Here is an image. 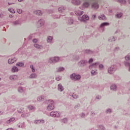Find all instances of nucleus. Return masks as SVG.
Returning a JSON list of instances; mask_svg holds the SVG:
<instances>
[{"mask_svg":"<svg viewBox=\"0 0 130 130\" xmlns=\"http://www.w3.org/2000/svg\"><path fill=\"white\" fill-rule=\"evenodd\" d=\"M117 70V66L116 65H112L108 69V73L109 74H113Z\"/></svg>","mask_w":130,"mask_h":130,"instance_id":"f257e3e1","label":"nucleus"},{"mask_svg":"<svg viewBox=\"0 0 130 130\" xmlns=\"http://www.w3.org/2000/svg\"><path fill=\"white\" fill-rule=\"evenodd\" d=\"M70 78L74 81H79L81 79V75L73 73L70 75Z\"/></svg>","mask_w":130,"mask_h":130,"instance_id":"f03ea898","label":"nucleus"},{"mask_svg":"<svg viewBox=\"0 0 130 130\" xmlns=\"http://www.w3.org/2000/svg\"><path fill=\"white\" fill-rule=\"evenodd\" d=\"M88 63V60H81L78 62V64L80 68H85Z\"/></svg>","mask_w":130,"mask_h":130,"instance_id":"7ed1b4c3","label":"nucleus"},{"mask_svg":"<svg viewBox=\"0 0 130 130\" xmlns=\"http://www.w3.org/2000/svg\"><path fill=\"white\" fill-rule=\"evenodd\" d=\"M78 19L81 21V22L87 23V21L89 20V16L87 15H83L81 17H79Z\"/></svg>","mask_w":130,"mask_h":130,"instance_id":"20e7f679","label":"nucleus"},{"mask_svg":"<svg viewBox=\"0 0 130 130\" xmlns=\"http://www.w3.org/2000/svg\"><path fill=\"white\" fill-rule=\"evenodd\" d=\"M45 23V21L43 19H40L37 22L38 27H42V26L44 25Z\"/></svg>","mask_w":130,"mask_h":130,"instance_id":"39448f33","label":"nucleus"},{"mask_svg":"<svg viewBox=\"0 0 130 130\" xmlns=\"http://www.w3.org/2000/svg\"><path fill=\"white\" fill-rule=\"evenodd\" d=\"M91 8L94 9V10H98V9H99V4L97 2H94L91 4Z\"/></svg>","mask_w":130,"mask_h":130,"instance_id":"423d86ee","label":"nucleus"},{"mask_svg":"<svg viewBox=\"0 0 130 130\" xmlns=\"http://www.w3.org/2000/svg\"><path fill=\"white\" fill-rule=\"evenodd\" d=\"M50 61L53 63L57 62L58 60H59V57H54L53 58H51L50 59Z\"/></svg>","mask_w":130,"mask_h":130,"instance_id":"0eeeda50","label":"nucleus"},{"mask_svg":"<svg viewBox=\"0 0 130 130\" xmlns=\"http://www.w3.org/2000/svg\"><path fill=\"white\" fill-rule=\"evenodd\" d=\"M99 62H96L95 63H93L92 64H90L89 66V70H91L92 69H93V68H94V69H97V64H99Z\"/></svg>","mask_w":130,"mask_h":130,"instance_id":"6e6552de","label":"nucleus"},{"mask_svg":"<svg viewBox=\"0 0 130 130\" xmlns=\"http://www.w3.org/2000/svg\"><path fill=\"white\" fill-rule=\"evenodd\" d=\"M123 63L126 68H128V72H130V62L128 61H124Z\"/></svg>","mask_w":130,"mask_h":130,"instance_id":"1a4fd4ad","label":"nucleus"},{"mask_svg":"<svg viewBox=\"0 0 130 130\" xmlns=\"http://www.w3.org/2000/svg\"><path fill=\"white\" fill-rule=\"evenodd\" d=\"M72 3L75 6H79L81 5V1L80 0H72Z\"/></svg>","mask_w":130,"mask_h":130,"instance_id":"9d476101","label":"nucleus"},{"mask_svg":"<svg viewBox=\"0 0 130 130\" xmlns=\"http://www.w3.org/2000/svg\"><path fill=\"white\" fill-rule=\"evenodd\" d=\"M16 61H17V58H11L9 59L8 63H9V64H12V63H14V62H16Z\"/></svg>","mask_w":130,"mask_h":130,"instance_id":"9b49d317","label":"nucleus"},{"mask_svg":"<svg viewBox=\"0 0 130 130\" xmlns=\"http://www.w3.org/2000/svg\"><path fill=\"white\" fill-rule=\"evenodd\" d=\"M47 108L48 110H49L50 111L53 110V109H54V105H53V104H50Z\"/></svg>","mask_w":130,"mask_h":130,"instance_id":"f8f14e48","label":"nucleus"},{"mask_svg":"<svg viewBox=\"0 0 130 130\" xmlns=\"http://www.w3.org/2000/svg\"><path fill=\"white\" fill-rule=\"evenodd\" d=\"M63 90H64V87H63V86H62V85H61V83H59L58 85V90H59V92H62V91H63Z\"/></svg>","mask_w":130,"mask_h":130,"instance_id":"ddd939ff","label":"nucleus"},{"mask_svg":"<svg viewBox=\"0 0 130 130\" xmlns=\"http://www.w3.org/2000/svg\"><path fill=\"white\" fill-rule=\"evenodd\" d=\"M11 72H12V73H17V72H19V68L16 66H14L11 69Z\"/></svg>","mask_w":130,"mask_h":130,"instance_id":"4468645a","label":"nucleus"},{"mask_svg":"<svg viewBox=\"0 0 130 130\" xmlns=\"http://www.w3.org/2000/svg\"><path fill=\"white\" fill-rule=\"evenodd\" d=\"M84 53H85V54H93L94 53V51L90 49H86L84 51Z\"/></svg>","mask_w":130,"mask_h":130,"instance_id":"2eb2a0df","label":"nucleus"},{"mask_svg":"<svg viewBox=\"0 0 130 130\" xmlns=\"http://www.w3.org/2000/svg\"><path fill=\"white\" fill-rule=\"evenodd\" d=\"M123 15V13L121 12H117V13L115 15L116 18L117 19H120L121 17Z\"/></svg>","mask_w":130,"mask_h":130,"instance_id":"dca6fc26","label":"nucleus"},{"mask_svg":"<svg viewBox=\"0 0 130 130\" xmlns=\"http://www.w3.org/2000/svg\"><path fill=\"white\" fill-rule=\"evenodd\" d=\"M9 79L11 81H16V80H17V79H18V76H17V75H11L9 77Z\"/></svg>","mask_w":130,"mask_h":130,"instance_id":"f3484780","label":"nucleus"},{"mask_svg":"<svg viewBox=\"0 0 130 130\" xmlns=\"http://www.w3.org/2000/svg\"><path fill=\"white\" fill-rule=\"evenodd\" d=\"M24 66H25V63L24 62H19L16 63V66L18 68H23Z\"/></svg>","mask_w":130,"mask_h":130,"instance_id":"a211bd4d","label":"nucleus"},{"mask_svg":"<svg viewBox=\"0 0 130 130\" xmlns=\"http://www.w3.org/2000/svg\"><path fill=\"white\" fill-rule=\"evenodd\" d=\"M34 14L37 15V16H42V11L41 10H36L34 12Z\"/></svg>","mask_w":130,"mask_h":130,"instance_id":"6ab92c4d","label":"nucleus"},{"mask_svg":"<svg viewBox=\"0 0 130 130\" xmlns=\"http://www.w3.org/2000/svg\"><path fill=\"white\" fill-rule=\"evenodd\" d=\"M50 116H52V117H58L59 116V113H58V115L54 114V112L52 111L50 113Z\"/></svg>","mask_w":130,"mask_h":130,"instance_id":"aec40b11","label":"nucleus"},{"mask_svg":"<svg viewBox=\"0 0 130 130\" xmlns=\"http://www.w3.org/2000/svg\"><path fill=\"white\" fill-rule=\"evenodd\" d=\"M105 26H109V23L103 22L101 23V24L100 25V28H103V27H105Z\"/></svg>","mask_w":130,"mask_h":130,"instance_id":"412c9836","label":"nucleus"},{"mask_svg":"<svg viewBox=\"0 0 130 130\" xmlns=\"http://www.w3.org/2000/svg\"><path fill=\"white\" fill-rule=\"evenodd\" d=\"M117 88V86L116 85H115V84H112V85L110 86V89H111V90H112V91H116Z\"/></svg>","mask_w":130,"mask_h":130,"instance_id":"4be33fe9","label":"nucleus"},{"mask_svg":"<svg viewBox=\"0 0 130 130\" xmlns=\"http://www.w3.org/2000/svg\"><path fill=\"white\" fill-rule=\"evenodd\" d=\"M116 39H117V38L115 37H111L110 38H109L108 41H109L110 42H112V41H115Z\"/></svg>","mask_w":130,"mask_h":130,"instance_id":"5701e85b","label":"nucleus"},{"mask_svg":"<svg viewBox=\"0 0 130 130\" xmlns=\"http://www.w3.org/2000/svg\"><path fill=\"white\" fill-rule=\"evenodd\" d=\"M82 6L83 8H89V6H90V4H89V3L88 2H84Z\"/></svg>","mask_w":130,"mask_h":130,"instance_id":"b1692460","label":"nucleus"},{"mask_svg":"<svg viewBox=\"0 0 130 130\" xmlns=\"http://www.w3.org/2000/svg\"><path fill=\"white\" fill-rule=\"evenodd\" d=\"M64 10H66V9H64V7H59L58 9V12H59V13H62L63 12H64Z\"/></svg>","mask_w":130,"mask_h":130,"instance_id":"393cba45","label":"nucleus"},{"mask_svg":"<svg viewBox=\"0 0 130 130\" xmlns=\"http://www.w3.org/2000/svg\"><path fill=\"white\" fill-rule=\"evenodd\" d=\"M52 39H53V38L51 36H49L47 38V42L50 43L51 41H52Z\"/></svg>","mask_w":130,"mask_h":130,"instance_id":"a878e982","label":"nucleus"},{"mask_svg":"<svg viewBox=\"0 0 130 130\" xmlns=\"http://www.w3.org/2000/svg\"><path fill=\"white\" fill-rule=\"evenodd\" d=\"M29 78H30V79H33V78H37V75L36 74H35V73L31 74L29 76Z\"/></svg>","mask_w":130,"mask_h":130,"instance_id":"bb28decb","label":"nucleus"},{"mask_svg":"<svg viewBox=\"0 0 130 130\" xmlns=\"http://www.w3.org/2000/svg\"><path fill=\"white\" fill-rule=\"evenodd\" d=\"M8 11L10 12V13H13V14H15L16 13V10L12 8H9L8 9Z\"/></svg>","mask_w":130,"mask_h":130,"instance_id":"cd10ccee","label":"nucleus"},{"mask_svg":"<svg viewBox=\"0 0 130 130\" xmlns=\"http://www.w3.org/2000/svg\"><path fill=\"white\" fill-rule=\"evenodd\" d=\"M117 2L119 3L120 4H122V5L126 4V1L125 0H118Z\"/></svg>","mask_w":130,"mask_h":130,"instance_id":"c85d7f7f","label":"nucleus"},{"mask_svg":"<svg viewBox=\"0 0 130 130\" xmlns=\"http://www.w3.org/2000/svg\"><path fill=\"white\" fill-rule=\"evenodd\" d=\"M12 23L14 26H17L20 24V21L19 20H16L15 21H13Z\"/></svg>","mask_w":130,"mask_h":130,"instance_id":"c756f323","label":"nucleus"},{"mask_svg":"<svg viewBox=\"0 0 130 130\" xmlns=\"http://www.w3.org/2000/svg\"><path fill=\"white\" fill-rule=\"evenodd\" d=\"M64 70V68L63 67H60L57 69V72L59 73L60 72H62Z\"/></svg>","mask_w":130,"mask_h":130,"instance_id":"7c9ffc66","label":"nucleus"},{"mask_svg":"<svg viewBox=\"0 0 130 130\" xmlns=\"http://www.w3.org/2000/svg\"><path fill=\"white\" fill-rule=\"evenodd\" d=\"M18 91L19 93H23L24 92V90L23 89V87L22 86H20L18 88Z\"/></svg>","mask_w":130,"mask_h":130,"instance_id":"2f4dec72","label":"nucleus"},{"mask_svg":"<svg viewBox=\"0 0 130 130\" xmlns=\"http://www.w3.org/2000/svg\"><path fill=\"white\" fill-rule=\"evenodd\" d=\"M68 23L69 24H70V25L73 24V23H74V19H73V18H70L69 20H68Z\"/></svg>","mask_w":130,"mask_h":130,"instance_id":"473e14b6","label":"nucleus"},{"mask_svg":"<svg viewBox=\"0 0 130 130\" xmlns=\"http://www.w3.org/2000/svg\"><path fill=\"white\" fill-rule=\"evenodd\" d=\"M61 122H63V123H67L68 122V118H64L61 120Z\"/></svg>","mask_w":130,"mask_h":130,"instance_id":"72a5a7b5","label":"nucleus"},{"mask_svg":"<svg viewBox=\"0 0 130 130\" xmlns=\"http://www.w3.org/2000/svg\"><path fill=\"white\" fill-rule=\"evenodd\" d=\"M125 61H128V60H130V55H126L125 56Z\"/></svg>","mask_w":130,"mask_h":130,"instance_id":"f704fd0d","label":"nucleus"},{"mask_svg":"<svg viewBox=\"0 0 130 130\" xmlns=\"http://www.w3.org/2000/svg\"><path fill=\"white\" fill-rule=\"evenodd\" d=\"M41 122H42V123H43V122H44V120H37V121L35 122V123H36V124H37V123H41Z\"/></svg>","mask_w":130,"mask_h":130,"instance_id":"c9c22d12","label":"nucleus"},{"mask_svg":"<svg viewBox=\"0 0 130 130\" xmlns=\"http://www.w3.org/2000/svg\"><path fill=\"white\" fill-rule=\"evenodd\" d=\"M74 59L79 60V59H80V56L79 55H75L74 56Z\"/></svg>","mask_w":130,"mask_h":130,"instance_id":"e433bc0d","label":"nucleus"},{"mask_svg":"<svg viewBox=\"0 0 130 130\" xmlns=\"http://www.w3.org/2000/svg\"><path fill=\"white\" fill-rule=\"evenodd\" d=\"M75 14L78 16H81V15H83V11L82 12H80V11H76Z\"/></svg>","mask_w":130,"mask_h":130,"instance_id":"4c0bfd02","label":"nucleus"},{"mask_svg":"<svg viewBox=\"0 0 130 130\" xmlns=\"http://www.w3.org/2000/svg\"><path fill=\"white\" fill-rule=\"evenodd\" d=\"M14 120H15V118H11L7 122V123H10L11 121H14Z\"/></svg>","mask_w":130,"mask_h":130,"instance_id":"58836bf2","label":"nucleus"},{"mask_svg":"<svg viewBox=\"0 0 130 130\" xmlns=\"http://www.w3.org/2000/svg\"><path fill=\"white\" fill-rule=\"evenodd\" d=\"M34 46L36 47V48H38V49H40V47H41V46L37 44H35Z\"/></svg>","mask_w":130,"mask_h":130,"instance_id":"ea45409f","label":"nucleus"},{"mask_svg":"<svg viewBox=\"0 0 130 130\" xmlns=\"http://www.w3.org/2000/svg\"><path fill=\"white\" fill-rule=\"evenodd\" d=\"M30 68L32 70L31 72H32V73H35V68H34L33 65H30Z\"/></svg>","mask_w":130,"mask_h":130,"instance_id":"a19ab883","label":"nucleus"},{"mask_svg":"<svg viewBox=\"0 0 130 130\" xmlns=\"http://www.w3.org/2000/svg\"><path fill=\"white\" fill-rule=\"evenodd\" d=\"M99 20H104V21H105V18L103 17V15H100L99 16Z\"/></svg>","mask_w":130,"mask_h":130,"instance_id":"79ce46f5","label":"nucleus"},{"mask_svg":"<svg viewBox=\"0 0 130 130\" xmlns=\"http://www.w3.org/2000/svg\"><path fill=\"white\" fill-rule=\"evenodd\" d=\"M99 68L100 70H103V68H104V66H103V64H100L99 66Z\"/></svg>","mask_w":130,"mask_h":130,"instance_id":"37998d69","label":"nucleus"},{"mask_svg":"<svg viewBox=\"0 0 130 130\" xmlns=\"http://www.w3.org/2000/svg\"><path fill=\"white\" fill-rule=\"evenodd\" d=\"M91 74L92 75V76H95L97 74V72H96L95 71L92 70L91 71Z\"/></svg>","mask_w":130,"mask_h":130,"instance_id":"c03bdc74","label":"nucleus"},{"mask_svg":"<svg viewBox=\"0 0 130 130\" xmlns=\"http://www.w3.org/2000/svg\"><path fill=\"white\" fill-rule=\"evenodd\" d=\"M72 97H73L74 99H77V98H78V95L75 94V93H73V94H72Z\"/></svg>","mask_w":130,"mask_h":130,"instance_id":"a18cd8bd","label":"nucleus"},{"mask_svg":"<svg viewBox=\"0 0 130 130\" xmlns=\"http://www.w3.org/2000/svg\"><path fill=\"white\" fill-rule=\"evenodd\" d=\"M81 106V105L80 104H78L77 105L74 106V109H77L78 107H80Z\"/></svg>","mask_w":130,"mask_h":130,"instance_id":"49530a36","label":"nucleus"},{"mask_svg":"<svg viewBox=\"0 0 130 130\" xmlns=\"http://www.w3.org/2000/svg\"><path fill=\"white\" fill-rule=\"evenodd\" d=\"M56 81H60L61 80V76H58L56 78Z\"/></svg>","mask_w":130,"mask_h":130,"instance_id":"de8ad7c7","label":"nucleus"},{"mask_svg":"<svg viewBox=\"0 0 130 130\" xmlns=\"http://www.w3.org/2000/svg\"><path fill=\"white\" fill-rule=\"evenodd\" d=\"M99 127H100V128H101V129L102 130L106 129L105 127H104L103 125H100Z\"/></svg>","mask_w":130,"mask_h":130,"instance_id":"09e8293b","label":"nucleus"},{"mask_svg":"<svg viewBox=\"0 0 130 130\" xmlns=\"http://www.w3.org/2000/svg\"><path fill=\"white\" fill-rule=\"evenodd\" d=\"M22 9H17V13H18V14H21L22 13Z\"/></svg>","mask_w":130,"mask_h":130,"instance_id":"8fccbe9b","label":"nucleus"},{"mask_svg":"<svg viewBox=\"0 0 130 130\" xmlns=\"http://www.w3.org/2000/svg\"><path fill=\"white\" fill-rule=\"evenodd\" d=\"M118 50H119V47H115L114 49V51H118Z\"/></svg>","mask_w":130,"mask_h":130,"instance_id":"3c124183","label":"nucleus"},{"mask_svg":"<svg viewBox=\"0 0 130 130\" xmlns=\"http://www.w3.org/2000/svg\"><path fill=\"white\" fill-rule=\"evenodd\" d=\"M108 112L111 113V112H112V110L111 109H108V110H107L106 113H108Z\"/></svg>","mask_w":130,"mask_h":130,"instance_id":"603ef678","label":"nucleus"},{"mask_svg":"<svg viewBox=\"0 0 130 130\" xmlns=\"http://www.w3.org/2000/svg\"><path fill=\"white\" fill-rule=\"evenodd\" d=\"M28 109H29V110H33L34 109V107L32 106H29L28 107Z\"/></svg>","mask_w":130,"mask_h":130,"instance_id":"864d4df0","label":"nucleus"},{"mask_svg":"<svg viewBox=\"0 0 130 130\" xmlns=\"http://www.w3.org/2000/svg\"><path fill=\"white\" fill-rule=\"evenodd\" d=\"M88 62L89 63H91V62H93V58H90Z\"/></svg>","mask_w":130,"mask_h":130,"instance_id":"5fc2aeb1","label":"nucleus"},{"mask_svg":"<svg viewBox=\"0 0 130 130\" xmlns=\"http://www.w3.org/2000/svg\"><path fill=\"white\" fill-rule=\"evenodd\" d=\"M60 18V16L58 17V15H55L53 16L54 19H59Z\"/></svg>","mask_w":130,"mask_h":130,"instance_id":"6e6d98bb","label":"nucleus"},{"mask_svg":"<svg viewBox=\"0 0 130 130\" xmlns=\"http://www.w3.org/2000/svg\"><path fill=\"white\" fill-rule=\"evenodd\" d=\"M96 114H95V112L93 111H91V115H92V116H94V115H95Z\"/></svg>","mask_w":130,"mask_h":130,"instance_id":"4d7b16f0","label":"nucleus"},{"mask_svg":"<svg viewBox=\"0 0 130 130\" xmlns=\"http://www.w3.org/2000/svg\"><path fill=\"white\" fill-rule=\"evenodd\" d=\"M81 117L82 118H84V117H85V113H82L81 114Z\"/></svg>","mask_w":130,"mask_h":130,"instance_id":"13d9d810","label":"nucleus"},{"mask_svg":"<svg viewBox=\"0 0 130 130\" xmlns=\"http://www.w3.org/2000/svg\"><path fill=\"white\" fill-rule=\"evenodd\" d=\"M41 101H44V96H41Z\"/></svg>","mask_w":130,"mask_h":130,"instance_id":"bf43d9fd","label":"nucleus"},{"mask_svg":"<svg viewBox=\"0 0 130 130\" xmlns=\"http://www.w3.org/2000/svg\"><path fill=\"white\" fill-rule=\"evenodd\" d=\"M32 42H34V43H36L37 42V40L36 39H33Z\"/></svg>","mask_w":130,"mask_h":130,"instance_id":"052dcab7","label":"nucleus"},{"mask_svg":"<svg viewBox=\"0 0 130 130\" xmlns=\"http://www.w3.org/2000/svg\"><path fill=\"white\" fill-rule=\"evenodd\" d=\"M96 99L100 100V99H101V96L98 95L96 96Z\"/></svg>","mask_w":130,"mask_h":130,"instance_id":"680f3d73","label":"nucleus"},{"mask_svg":"<svg viewBox=\"0 0 130 130\" xmlns=\"http://www.w3.org/2000/svg\"><path fill=\"white\" fill-rule=\"evenodd\" d=\"M32 39V36H29L28 37V40H31Z\"/></svg>","mask_w":130,"mask_h":130,"instance_id":"e2e57ef3","label":"nucleus"},{"mask_svg":"<svg viewBox=\"0 0 130 130\" xmlns=\"http://www.w3.org/2000/svg\"><path fill=\"white\" fill-rule=\"evenodd\" d=\"M92 18L93 19H95V18H96V15H95V14L92 15Z\"/></svg>","mask_w":130,"mask_h":130,"instance_id":"0e129e2a","label":"nucleus"},{"mask_svg":"<svg viewBox=\"0 0 130 130\" xmlns=\"http://www.w3.org/2000/svg\"><path fill=\"white\" fill-rule=\"evenodd\" d=\"M38 101H41V98L40 96H39V98H38Z\"/></svg>","mask_w":130,"mask_h":130,"instance_id":"69168bd1","label":"nucleus"},{"mask_svg":"<svg viewBox=\"0 0 130 130\" xmlns=\"http://www.w3.org/2000/svg\"><path fill=\"white\" fill-rule=\"evenodd\" d=\"M18 112L19 113H22V110L20 109V110H18Z\"/></svg>","mask_w":130,"mask_h":130,"instance_id":"338daca9","label":"nucleus"},{"mask_svg":"<svg viewBox=\"0 0 130 130\" xmlns=\"http://www.w3.org/2000/svg\"><path fill=\"white\" fill-rule=\"evenodd\" d=\"M9 17H10V19H12V18H13V15H9Z\"/></svg>","mask_w":130,"mask_h":130,"instance_id":"774afa93","label":"nucleus"}]
</instances>
